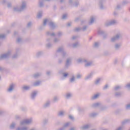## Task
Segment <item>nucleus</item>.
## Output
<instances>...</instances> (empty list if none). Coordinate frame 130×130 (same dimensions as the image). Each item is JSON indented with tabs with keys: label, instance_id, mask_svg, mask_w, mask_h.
<instances>
[{
	"label": "nucleus",
	"instance_id": "f257e3e1",
	"mask_svg": "<svg viewBox=\"0 0 130 130\" xmlns=\"http://www.w3.org/2000/svg\"><path fill=\"white\" fill-rule=\"evenodd\" d=\"M14 89V86L13 85H11L10 87L8 89L9 91H12Z\"/></svg>",
	"mask_w": 130,
	"mask_h": 130
},
{
	"label": "nucleus",
	"instance_id": "f03ea898",
	"mask_svg": "<svg viewBox=\"0 0 130 130\" xmlns=\"http://www.w3.org/2000/svg\"><path fill=\"white\" fill-rule=\"evenodd\" d=\"M99 96V94H95L93 98L92 99H96L98 96Z\"/></svg>",
	"mask_w": 130,
	"mask_h": 130
},
{
	"label": "nucleus",
	"instance_id": "7ed1b4c3",
	"mask_svg": "<svg viewBox=\"0 0 130 130\" xmlns=\"http://www.w3.org/2000/svg\"><path fill=\"white\" fill-rule=\"evenodd\" d=\"M25 90H27L29 89V87L28 86H25L23 87Z\"/></svg>",
	"mask_w": 130,
	"mask_h": 130
},
{
	"label": "nucleus",
	"instance_id": "20e7f679",
	"mask_svg": "<svg viewBox=\"0 0 130 130\" xmlns=\"http://www.w3.org/2000/svg\"><path fill=\"white\" fill-rule=\"evenodd\" d=\"M69 74H68V73H64V77H68V75Z\"/></svg>",
	"mask_w": 130,
	"mask_h": 130
},
{
	"label": "nucleus",
	"instance_id": "39448f33",
	"mask_svg": "<svg viewBox=\"0 0 130 130\" xmlns=\"http://www.w3.org/2000/svg\"><path fill=\"white\" fill-rule=\"evenodd\" d=\"M47 22V20H46V19L44 21V24H46Z\"/></svg>",
	"mask_w": 130,
	"mask_h": 130
},
{
	"label": "nucleus",
	"instance_id": "423d86ee",
	"mask_svg": "<svg viewBox=\"0 0 130 130\" xmlns=\"http://www.w3.org/2000/svg\"><path fill=\"white\" fill-rule=\"evenodd\" d=\"M74 80H75V78L73 77V78L71 79V82H73V81H74Z\"/></svg>",
	"mask_w": 130,
	"mask_h": 130
},
{
	"label": "nucleus",
	"instance_id": "0eeeda50",
	"mask_svg": "<svg viewBox=\"0 0 130 130\" xmlns=\"http://www.w3.org/2000/svg\"><path fill=\"white\" fill-rule=\"evenodd\" d=\"M62 114H63V112H61L60 113V115H62Z\"/></svg>",
	"mask_w": 130,
	"mask_h": 130
},
{
	"label": "nucleus",
	"instance_id": "6e6552de",
	"mask_svg": "<svg viewBox=\"0 0 130 130\" xmlns=\"http://www.w3.org/2000/svg\"><path fill=\"white\" fill-rule=\"evenodd\" d=\"M24 122H25V123H28L29 122V121H25Z\"/></svg>",
	"mask_w": 130,
	"mask_h": 130
},
{
	"label": "nucleus",
	"instance_id": "1a4fd4ad",
	"mask_svg": "<svg viewBox=\"0 0 130 130\" xmlns=\"http://www.w3.org/2000/svg\"><path fill=\"white\" fill-rule=\"evenodd\" d=\"M64 18H66V16H63V19H64Z\"/></svg>",
	"mask_w": 130,
	"mask_h": 130
},
{
	"label": "nucleus",
	"instance_id": "9d476101",
	"mask_svg": "<svg viewBox=\"0 0 130 130\" xmlns=\"http://www.w3.org/2000/svg\"><path fill=\"white\" fill-rule=\"evenodd\" d=\"M70 118H73V117L72 116H70Z\"/></svg>",
	"mask_w": 130,
	"mask_h": 130
},
{
	"label": "nucleus",
	"instance_id": "9b49d317",
	"mask_svg": "<svg viewBox=\"0 0 130 130\" xmlns=\"http://www.w3.org/2000/svg\"><path fill=\"white\" fill-rule=\"evenodd\" d=\"M97 44H98L97 43H96L95 44V45L96 46V45H97Z\"/></svg>",
	"mask_w": 130,
	"mask_h": 130
},
{
	"label": "nucleus",
	"instance_id": "f8f14e48",
	"mask_svg": "<svg viewBox=\"0 0 130 130\" xmlns=\"http://www.w3.org/2000/svg\"><path fill=\"white\" fill-rule=\"evenodd\" d=\"M35 86H37V84H35Z\"/></svg>",
	"mask_w": 130,
	"mask_h": 130
},
{
	"label": "nucleus",
	"instance_id": "ddd939ff",
	"mask_svg": "<svg viewBox=\"0 0 130 130\" xmlns=\"http://www.w3.org/2000/svg\"><path fill=\"white\" fill-rule=\"evenodd\" d=\"M128 86H129V87H130V84H129V85H128Z\"/></svg>",
	"mask_w": 130,
	"mask_h": 130
},
{
	"label": "nucleus",
	"instance_id": "4468645a",
	"mask_svg": "<svg viewBox=\"0 0 130 130\" xmlns=\"http://www.w3.org/2000/svg\"><path fill=\"white\" fill-rule=\"evenodd\" d=\"M67 96H68V97H69V96H70V95H67Z\"/></svg>",
	"mask_w": 130,
	"mask_h": 130
},
{
	"label": "nucleus",
	"instance_id": "2eb2a0df",
	"mask_svg": "<svg viewBox=\"0 0 130 130\" xmlns=\"http://www.w3.org/2000/svg\"><path fill=\"white\" fill-rule=\"evenodd\" d=\"M93 22V21H92V20H91V22Z\"/></svg>",
	"mask_w": 130,
	"mask_h": 130
}]
</instances>
